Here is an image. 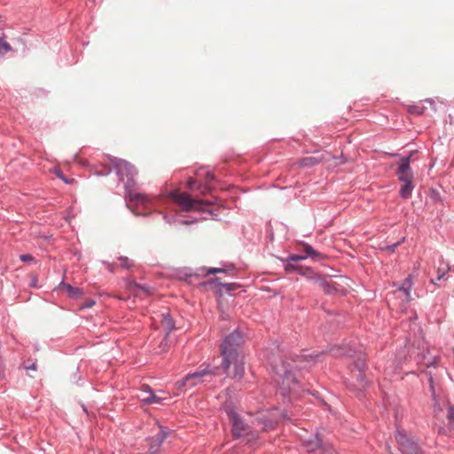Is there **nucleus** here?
Masks as SVG:
<instances>
[{"label":"nucleus","mask_w":454,"mask_h":454,"mask_svg":"<svg viewBox=\"0 0 454 454\" xmlns=\"http://www.w3.org/2000/svg\"><path fill=\"white\" fill-rule=\"evenodd\" d=\"M102 262H103V264L107 266V269L110 272H114V265L111 262H108L106 261H103Z\"/></svg>","instance_id":"79ce46f5"},{"label":"nucleus","mask_w":454,"mask_h":454,"mask_svg":"<svg viewBox=\"0 0 454 454\" xmlns=\"http://www.w3.org/2000/svg\"><path fill=\"white\" fill-rule=\"evenodd\" d=\"M142 402L146 404H159L161 403L162 399L157 396L153 391L147 394V396L142 398Z\"/></svg>","instance_id":"393cba45"},{"label":"nucleus","mask_w":454,"mask_h":454,"mask_svg":"<svg viewBox=\"0 0 454 454\" xmlns=\"http://www.w3.org/2000/svg\"><path fill=\"white\" fill-rule=\"evenodd\" d=\"M331 352L335 356H348L351 358H355L354 366L357 370L358 373L356 375L357 380L360 382L361 388H365L368 385L366 381L364 371L366 369V359L365 354L362 351L355 350L349 345H344L343 347H337L331 349Z\"/></svg>","instance_id":"39448f33"},{"label":"nucleus","mask_w":454,"mask_h":454,"mask_svg":"<svg viewBox=\"0 0 454 454\" xmlns=\"http://www.w3.org/2000/svg\"><path fill=\"white\" fill-rule=\"evenodd\" d=\"M207 374H215V372L209 370L208 368H206L204 370L197 371L192 373L187 374L184 378H183L181 380L177 382L178 387H194L198 383L202 381V378L205 375Z\"/></svg>","instance_id":"f8f14e48"},{"label":"nucleus","mask_w":454,"mask_h":454,"mask_svg":"<svg viewBox=\"0 0 454 454\" xmlns=\"http://www.w3.org/2000/svg\"><path fill=\"white\" fill-rule=\"evenodd\" d=\"M119 261L121 262L120 266L123 269H130L134 266L133 262L127 256H120Z\"/></svg>","instance_id":"c85d7f7f"},{"label":"nucleus","mask_w":454,"mask_h":454,"mask_svg":"<svg viewBox=\"0 0 454 454\" xmlns=\"http://www.w3.org/2000/svg\"><path fill=\"white\" fill-rule=\"evenodd\" d=\"M20 260L23 262H34L35 258L29 254H21L20 256Z\"/></svg>","instance_id":"c9c22d12"},{"label":"nucleus","mask_w":454,"mask_h":454,"mask_svg":"<svg viewBox=\"0 0 454 454\" xmlns=\"http://www.w3.org/2000/svg\"><path fill=\"white\" fill-rule=\"evenodd\" d=\"M303 356L307 361H314L319 356V353H311Z\"/></svg>","instance_id":"58836bf2"},{"label":"nucleus","mask_w":454,"mask_h":454,"mask_svg":"<svg viewBox=\"0 0 454 454\" xmlns=\"http://www.w3.org/2000/svg\"><path fill=\"white\" fill-rule=\"evenodd\" d=\"M231 364L234 365V377L241 379L244 374V363L242 357L239 356L235 361H231Z\"/></svg>","instance_id":"412c9836"},{"label":"nucleus","mask_w":454,"mask_h":454,"mask_svg":"<svg viewBox=\"0 0 454 454\" xmlns=\"http://www.w3.org/2000/svg\"><path fill=\"white\" fill-rule=\"evenodd\" d=\"M22 367L26 371H29V370L35 371L37 369L36 360L35 359V360H32L31 362L30 361L23 362Z\"/></svg>","instance_id":"473e14b6"},{"label":"nucleus","mask_w":454,"mask_h":454,"mask_svg":"<svg viewBox=\"0 0 454 454\" xmlns=\"http://www.w3.org/2000/svg\"><path fill=\"white\" fill-rule=\"evenodd\" d=\"M413 283L411 279V276L409 275L401 283L400 286L398 287V290L403 292L407 299L411 298V290L412 288Z\"/></svg>","instance_id":"aec40b11"},{"label":"nucleus","mask_w":454,"mask_h":454,"mask_svg":"<svg viewBox=\"0 0 454 454\" xmlns=\"http://www.w3.org/2000/svg\"><path fill=\"white\" fill-rule=\"evenodd\" d=\"M393 156L400 158V161L395 171L399 181L403 183L399 190V195L402 199L408 200L411 197L414 189V174L411 168L412 153H411L407 156H401L399 153H394Z\"/></svg>","instance_id":"7ed1b4c3"},{"label":"nucleus","mask_w":454,"mask_h":454,"mask_svg":"<svg viewBox=\"0 0 454 454\" xmlns=\"http://www.w3.org/2000/svg\"><path fill=\"white\" fill-rule=\"evenodd\" d=\"M170 430L163 426H160V431L156 434L155 437H148V444H149V450L146 453H139V454H157L165 441V439L169 436Z\"/></svg>","instance_id":"9b49d317"},{"label":"nucleus","mask_w":454,"mask_h":454,"mask_svg":"<svg viewBox=\"0 0 454 454\" xmlns=\"http://www.w3.org/2000/svg\"><path fill=\"white\" fill-rule=\"evenodd\" d=\"M302 446L309 452H314L317 450H322V454H333L334 450L330 445H323L322 439L318 432L314 433L308 439L302 441Z\"/></svg>","instance_id":"9d476101"},{"label":"nucleus","mask_w":454,"mask_h":454,"mask_svg":"<svg viewBox=\"0 0 454 454\" xmlns=\"http://www.w3.org/2000/svg\"><path fill=\"white\" fill-rule=\"evenodd\" d=\"M302 246L304 248L303 255L306 256V259L311 258L315 262H319L324 258L323 254L321 253L317 252V250H315L311 245L303 242Z\"/></svg>","instance_id":"dca6fc26"},{"label":"nucleus","mask_w":454,"mask_h":454,"mask_svg":"<svg viewBox=\"0 0 454 454\" xmlns=\"http://www.w3.org/2000/svg\"><path fill=\"white\" fill-rule=\"evenodd\" d=\"M410 112H411V113H416V114H421V112H420L419 110H418V109H417V107H412V108H411V109H410Z\"/></svg>","instance_id":"c03bdc74"},{"label":"nucleus","mask_w":454,"mask_h":454,"mask_svg":"<svg viewBox=\"0 0 454 454\" xmlns=\"http://www.w3.org/2000/svg\"><path fill=\"white\" fill-rule=\"evenodd\" d=\"M170 197L180 206L184 211L198 210L205 211V207L215 204L210 200H195L192 199L186 192H178L176 191L170 192Z\"/></svg>","instance_id":"423d86ee"},{"label":"nucleus","mask_w":454,"mask_h":454,"mask_svg":"<svg viewBox=\"0 0 454 454\" xmlns=\"http://www.w3.org/2000/svg\"><path fill=\"white\" fill-rule=\"evenodd\" d=\"M284 270L287 273L296 271L299 274L303 275V276H309L310 274H313V270H311V268H309V267L303 268V267L297 265L295 262H290V261H286V263L284 264Z\"/></svg>","instance_id":"2eb2a0df"},{"label":"nucleus","mask_w":454,"mask_h":454,"mask_svg":"<svg viewBox=\"0 0 454 454\" xmlns=\"http://www.w3.org/2000/svg\"><path fill=\"white\" fill-rule=\"evenodd\" d=\"M322 159L315 157V156H308L301 159L299 160V165L301 167H313L319 163Z\"/></svg>","instance_id":"5701e85b"},{"label":"nucleus","mask_w":454,"mask_h":454,"mask_svg":"<svg viewBox=\"0 0 454 454\" xmlns=\"http://www.w3.org/2000/svg\"><path fill=\"white\" fill-rule=\"evenodd\" d=\"M110 161L113 168H108L106 171H98L97 175L108 176L114 170L119 181L124 183V189H130L137 182V170L136 168L129 161L119 158H110Z\"/></svg>","instance_id":"20e7f679"},{"label":"nucleus","mask_w":454,"mask_h":454,"mask_svg":"<svg viewBox=\"0 0 454 454\" xmlns=\"http://www.w3.org/2000/svg\"><path fill=\"white\" fill-rule=\"evenodd\" d=\"M141 388H142V391L146 394H149L150 392L153 391L152 388L150 387V386L146 385V384L142 385Z\"/></svg>","instance_id":"ea45409f"},{"label":"nucleus","mask_w":454,"mask_h":454,"mask_svg":"<svg viewBox=\"0 0 454 454\" xmlns=\"http://www.w3.org/2000/svg\"><path fill=\"white\" fill-rule=\"evenodd\" d=\"M244 342V335L239 329L233 330L224 338L221 345V355L223 356L221 367L224 371L230 368L231 361H235L240 356V348Z\"/></svg>","instance_id":"f03ea898"},{"label":"nucleus","mask_w":454,"mask_h":454,"mask_svg":"<svg viewBox=\"0 0 454 454\" xmlns=\"http://www.w3.org/2000/svg\"><path fill=\"white\" fill-rule=\"evenodd\" d=\"M225 412L231 424V432L235 439H239L252 434L251 427L246 423L233 406L227 408Z\"/></svg>","instance_id":"0eeeda50"},{"label":"nucleus","mask_w":454,"mask_h":454,"mask_svg":"<svg viewBox=\"0 0 454 454\" xmlns=\"http://www.w3.org/2000/svg\"><path fill=\"white\" fill-rule=\"evenodd\" d=\"M290 418L286 411H280L278 407L269 410L257 417L259 424L263 426L265 430L274 429L280 421H289Z\"/></svg>","instance_id":"6e6552de"},{"label":"nucleus","mask_w":454,"mask_h":454,"mask_svg":"<svg viewBox=\"0 0 454 454\" xmlns=\"http://www.w3.org/2000/svg\"><path fill=\"white\" fill-rule=\"evenodd\" d=\"M303 260H306V256H304L303 254H290L286 259V261L295 262L303 261Z\"/></svg>","instance_id":"f704fd0d"},{"label":"nucleus","mask_w":454,"mask_h":454,"mask_svg":"<svg viewBox=\"0 0 454 454\" xmlns=\"http://www.w3.org/2000/svg\"><path fill=\"white\" fill-rule=\"evenodd\" d=\"M169 343H170L169 335H167V333H166L165 337L160 342L158 348L156 350V353L161 354V353L167 352L169 348Z\"/></svg>","instance_id":"bb28decb"},{"label":"nucleus","mask_w":454,"mask_h":454,"mask_svg":"<svg viewBox=\"0 0 454 454\" xmlns=\"http://www.w3.org/2000/svg\"><path fill=\"white\" fill-rule=\"evenodd\" d=\"M198 176H204L207 183H211L214 180V175L206 168H201L196 173Z\"/></svg>","instance_id":"cd10ccee"},{"label":"nucleus","mask_w":454,"mask_h":454,"mask_svg":"<svg viewBox=\"0 0 454 454\" xmlns=\"http://www.w3.org/2000/svg\"><path fill=\"white\" fill-rule=\"evenodd\" d=\"M159 214L162 215L163 220L170 225L175 224L179 221L176 215H169L162 212H160Z\"/></svg>","instance_id":"2f4dec72"},{"label":"nucleus","mask_w":454,"mask_h":454,"mask_svg":"<svg viewBox=\"0 0 454 454\" xmlns=\"http://www.w3.org/2000/svg\"><path fill=\"white\" fill-rule=\"evenodd\" d=\"M447 419L449 421V428L452 429V427H454V405H450L448 407Z\"/></svg>","instance_id":"c756f323"},{"label":"nucleus","mask_w":454,"mask_h":454,"mask_svg":"<svg viewBox=\"0 0 454 454\" xmlns=\"http://www.w3.org/2000/svg\"><path fill=\"white\" fill-rule=\"evenodd\" d=\"M207 284L221 286L225 290L226 293H231V291H233L234 286V284L220 282L218 278H215L208 280Z\"/></svg>","instance_id":"b1692460"},{"label":"nucleus","mask_w":454,"mask_h":454,"mask_svg":"<svg viewBox=\"0 0 454 454\" xmlns=\"http://www.w3.org/2000/svg\"><path fill=\"white\" fill-rule=\"evenodd\" d=\"M55 173H56V176H57L59 179H61L65 184H70V183H71V181H70L68 178H67V177L65 176V175L61 172V170H60V169H57V170L55 171Z\"/></svg>","instance_id":"e433bc0d"},{"label":"nucleus","mask_w":454,"mask_h":454,"mask_svg":"<svg viewBox=\"0 0 454 454\" xmlns=\"http://www.w3.org/2000/svg\"><path fill=\"white\" fill-rule=\"evenodd\" d=\"M195 222H196V219H193V220H179L178 221L179 223L184 224V225H188V224L193 223Z\"/></svg>","instance_id":"a19ab883"},{"label":"nucleus","mask_w":454,"mask_h":454,"mask_svg":"<svg viewBox=\"0 0 454 454\" xmlns=\"http://www.w3.org/2000/svg\"><path fill=\"white\" fill-rule=\"evenodd\" d=\"M161 317V325L164 327L167 335H169L170 333L176 328L174 319L168 312L162 313Z\"/></svg>","instance_id":"6ab92c4d"},{"label":"nucleus","mask_w":454,"mask_h":454,"mask_svg":"<svg viewBox=\"0 0 454 454\" xmlns=\"http://www.w3.org/2000/svg\"><path fill=\"white\" fill-rule=\"evenodd\" d=\"M404 240V238L402 239L401 241H398V242H395L392 245H387L385 246L384 247H382L381 249L384 250V251H387V252H390V253H394L395 248Z\"/></svg>","instance_id":"72a5a7b5"},{"label":"nucleus","mask_w":454,"mask_h":454,"mask_svg":"<svg viewBox=\"0 0 454 454\" xmlns=\"http://www.w3.org/2000/svg\"><path fill=\"white\" fill-rule=\"evenodd\" d=\"M59 288L65 289L69 298L77 299L82 295V290L80 288L73 286L70 284H67L63 280L59 284Z\"/></svg>","instance_id":"a211bd4d"},{"label":"nucleus","mask_w":454,"mask_h":454,"mask_svg":"<svg viewBox=\"0 0 454 454\" xmlns=\"http://www.w3.org/2000/svg\"><path fill=\"white\" fill-rule=\"evenodd\" d=\"M0 377H4V364L2 358L0 357Z\"/></svg>","instance_id":"37998d69"},{"label":"nucleus","mask_w":454,"mask_h":454,"mask_svg":"<svg viewBox=\"0 0 454 454\" xmlns=\"http://www.w3.org/2000/svg\"><path fill=\"white\" fill-rule=\"evenodd\" d=\"M226 266V269L223 268H208L207 270V274H215V273H227L229 271H232L235 270V267L233 264H224Z\"/></svg>","instance_id":"a878e982"},{"label":"nucleus","mask_w":454,"mask_h":454,"mask_svg":"<svg viewBox=\"0 0 454 454\" xmlns=\"http://www.w3.org/2000/svg\"><path fill=\"white\" fill-rule=\"evenodd\" d=\"M187 187L190 190H197L201 193H206L208 191L207 186L201 184L196 179L190 177L187 181Z\"/></svg>","instance_id":"4be33fe9"},{"label":"nucleus","mask_w":454,"mask_h":454,"mask_svg":"<svg viewBox=\"0 0 454 454\" xmlns=\"http://www.w3.org/2000/svg\"><path fill=\"white\" fill-rule=\"evenodd\" d=\"M137 182H135L130 189H125V198L137 205H145L148 202V198L146 194L137 192Z\"/></svg>","instance_id":"4468645a"},{"label":"nucleus","mask_w":454,"mask_h":454,"mask_svg":"<svg viewBox=\"0 0 454 454\" xmlns=\"http://www.w3.org/2000/svg\"><path fill=\"white\" fill-rule=\"evenodd\" d=\"M95 304V301L92 299H89L82 305H81V309L91 308Z\"/></svg>","instance_id":"4c0bfd02"},{"label":"nucleus","mask_w":454,"mask_h":454,"mask_svg":"<svg viewBox=\"0 0 454 454\" xmlns=\"http://www.w3.org/2000/svg\"><path fill=\"white\" fill-rule=\"evenodd\" d=\"M451 430H453V431H454V427H452V429H451Z\"/></svg>","instance_id":"de8ad7c7"},{"label":"nucleus","mask_w":454,"mask_h":454,"mask_svg":"<svg viewBox=\"0 0 454 454\" xmlns=\"http://www.w3.org/2000/svg\"><path fill=\"white\" fill-rule=\"evenodd\" d=\"M449 270H450L449 265H445V268L443 269L442 273L439 272V274H437L436 278H433L431 280V283L433 285H437V281H440V280L444 279L446 278V275H447Z\"/></svg>","instance_id":"7c9ffc66"},{"label":"nucleus","mask_w":454,"mask_h":454,"mask_svg":"<svg viewBox=\"0 0 454 454\" xmlns=\"http://www.w3.org/2000/svg\"><path fill=\"white\" fill-rule=\"evenodd\" d=\"M313 276L309 277V280L318 286L326 294H332L337 291V284L333 280H328L325 277L321 275L312 274Z\"/></svg>","instance_id":"ddd939ff"},{"label":"nucleus","mask_w":454,"mask_h":454,"mask_svg":"<svg viewBox=\"0 0 454 454\" xmlns=\"http://www.w3.org/2000/svg\"><path fill=\"white\" fill-rule=\"evenodd\" d=\"M445 265H446V264H444L442 267V266H440V267L438 268V270H437V274H439V272H440V273H442V270H443V269L445 268Z\"/></svg>","instance_id":"49530a36"},{"label":"nucleus","mask_w":454,"mask_h":454,"mask_svg":"<svg viewBox=\"0 0 454 454\" xmlns=\"http://www.w3.org/2000/svg\"><path fill=\"white\" fill-rule=\"evenodd\" d=\"M36 281H37V278H35L32 281H31V284L30 286H33V287H36Z\"/></svg>","instance_id":"a18cd8bd"},{"label":"nucleus","mask_w":454,"mask_h":454,"mask_svg":"<svg viewBox=\"0 0 454 454\" xmlns=\"http://www.w3.org/2000/svg\"><path fill=\"white\" fill-rule=\"evenodd\" d=\"M296 360L280 356L270 362L271 371L275 380L278 381V393L283 397V402H290L294 394L300 389V383L294 375V370L301 367L296 364Z\"/></svg>","instance_id":"f257e3e1"},{"label":"nucleus","mask_w":454,"mask_h":454,"mask_svg":"<svg viewBox=\"0 0 454 454\" xmlns=\"http://www.w3.org/2000/svg\"><path fill=\"white\" fill-rule=\"evenodd\" d=\"M395 440L402 454H423L418 442L409 438L404 431L396 429Z\"/></svg>","instance_id":"1a4fd4ad"},{"label":"nucleus","mask_w":454,"mask_h":454,"mask_svg":"<svg viewBox=\"0 0 454 454\" xmlns=\"http://www.w3.org/2000/svg\"><path fill=\"white\" fill-rule=\"evenodd\" d=\"M438 361H439V357L438 356H434L432 359V361H430L428 364H427V369L422 372V373L426 374L427 379H428L430 391L432 392L433 395H434V377H433L432 372L430 371H428L427 369L430 368V367H435L436 364L438 363Z\"/></svg>","instance_id":"f3484780"}]
</instances>
